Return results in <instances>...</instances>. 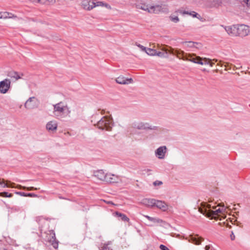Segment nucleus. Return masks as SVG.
<instances>
[{
    "instance_id": "nucleus-39",
    "label": "nucleus",
    "mask_w": 250,
    "mask_h": 250,
    "mask_svg": "<svg viewBox=\"0 0 250 250\" xmlns=\"http://www.w3.org/2000/svg\"><path fill=\"white\" fill-rule=\"evenodd\" d=\"M7 194L8 192H0V196L7 197Z\"/></svg>"
},
{
    "instance_id": "nucleus-15",
    "label": "nucleus",
    "mask_w": 250,
    "mask_h": 250,
    "mask_svg": "<svg viewBox=\"0 0 250 250\" xmlns=\"http://www.w3.org/2000/svg\"><path fill=\"white\" fill-rule=\"evenodd\" d=\"M197 235H190L189 236V239L188 241L195 245H199L201 244V242L204 240V239L201 237H197Z\"/></svg>"
},
{
    "instance_id": "nucleus-18",
    "label": "nucleus",
    "mask_w": 250,
    "mask_h": 250,
    "mask_svg": "<svg viewBox=\"0 0 250 250\" xmlns=\"http://www.w3.org/2000/svg\"><path fill=\"white\" fill-rule=\"evenodd\" d=\"M58 127V124L55 121H51L48 122L46 125V129L49 131L56 130Z\"/></svg>"
},
{
    "instance_id": "nucleus-51",
    "label": "nucleus",
    "mask_w": 250,
    "mask_h": 250,
    "mask_svg": "<svg viewBox=\"0 0 250 250\" xmlns=\"http://www.w3.org/2000/svg\"><path fill=\"white\" fill-rule=\"evenodd\" d=\"M234 67H236V69H238V67H236L235 66H234Z\"/></svg>"
},
{
    "instance_id": "nucleus-48",
    "label": "nucleus",
    "mask_w": 250,
    "mask_h": 250,
    "mask_svg": "<svg viewBox=\"0 0 250 250\" xmlns=\"http://www.w3.org/2000/svg\"><path fill=\"white\" fill-rule=\"evenodd\" d=\"M216 207H212V208H213V209H216Z\"/></svg>"
},
{
    "instance_id": "nucleus-47",
    "label": "nucleus",
    "mask_w": 250,
    "mask_h": 250,
    "mask_svg": "<svg viewBox=\"0 0 250 250\" xmlns=\"http://www.w3.org/2000/svg\"><path fill=\"white\" fill-rule=\"evenodd\" d=\"M13 196V194L11 193H8L7 194V197H12Z\"/></svg>"
},
{
    "instance_id": "nucleus-34",
    "label": "nucleus",
    "mask_w": 250,
    "mask_h": 250,
    "mask_svg": "<svg viewBox=\"0 0 250 250\" xmlns=\"http://www.w3.org/2000/svg\"><path fill=\"white\" fill-rule=\"evenodd\" d=\"M52 245L53 246V247L55 248V249H57L58 247V242L56 241V240L55 239L52 243Z\"/></svg>"
},
{
    "instance_id": "nucleus-17",
    "label": "nucleus",
    "mask_w": 250,
    "mask_h": 250,
    "mask_svg": "<svg viewBox=\"0 0 250 250\" xmlns=\"http://www.w3.org/2000/svg\"><path fill=\"white\" fill-rule=\"evenodd\" d=\"M182 44L189 48L195 47L196 48H200L202 47L201 43L197 42H182Z\"/></svg>"
},
{
    "instance_id": "nucleus-27",
    "label": "nucleus",
    "mask_w": 250,
    "mask_h": 250,
    "mask_svg": "<svg viewBox=\"0 0 250 250\" xmlns=\"http://www.w3.org/2000/svg\"><path fill=\"white\" fill-rule=\"evenodd\" d=\"M4 182H5V181L4 179H2V182H1V179H0V185H1L2 188H5V187L13 188L14 187L13 185H15L14 183H11L10 182H9V183H7L5 184V183H4Z\"/></svg>"
},
{
    "instance_id": "nucleus-49",
    "label": "nucleus",
    "mask_w": 250,
    "mask_h": 250,
    "mask_svg": "<svg viewBox=\"0 0 250 250\" xmlns=\"http://www.w3.org/2000/svg\"><path fill=\"white\" fill-rule=\"evenodd\" d=\"M221 63V61H220V62H219V63L218 64H219V65L220 64V65H221L222 66V64Z\"/></svg>"
},
{
    "instance_id": "nucleus-4",
    "label": "nucleus",
    "mask_w": 250,
    "mask_h": 250,
    "mask_svg": "<svg viewBox=\"0 0 250 250\" xmlns=\"http://www.w3.org/2000/svg\"><path fill=\"white\" fill-rule=\"evenodd\" d=\"M178 51H179V57L178 58L180 59L190 61L195 63H198V62H200L201 61V57L199 56H196L194 54H186L182 50H178Z\"/></svg>"
},
{
    "instance_id": "nucleus-43",
    "label": "nucleus",
    "mask_w": 250,
    "mask_h": 250,
    "mask_svg": "<svg viewBox=\"0 0 250 250\" xmlns=\"http://www.w3.org/2000/svg\"><path fill=\"white\" fill-rule=\"evenodd\" d=\"M102 249V250H107V244H104Z\"/></svg>"
},
{
    "instance_id": "nucleus-37",
    "label": "nucleus",
    "mask_w": 250,
    "mask_h": 250,
    "mask_svg": "<svg viewBox=\"0 0 250 250\" xmlns=\"http://www.w3.org/2000/svg\"><path fill=\"white\" fill-rule=\"evenodd\" d=\"M160 249L161 250H169V249L166 246H165L164 245H160Z\"/></svg>"
},
{
    "instance_id": "nucleus-41",
    "label": "nucleus",
    "mask_w": 250,
    "mask_h": 250,
    "mask_svg": "<svg viewBox=\"0 0 250 250\" xmlns=\"http://www.w3.org/2000/svg\"><path fill=\"white\" fill-rule=\"evenodd\" d=\"M17 188L19 189H25V188H26V187H23L21 185H18L17 186Z\"/></svg>"
},
{
    "instance_id": "nucleus-30",
    "label": "nucleus",
    "mask_w": 250,
    "mask_h": 250,
    "mask_svg": "<svg viewBox=\"0 0 250 250\" xmlns=\"http://www.w3.org/2000/svg\"><path fill=\"white\" fill-rule=\"evenodd\" d=\"M170 19L171 21H172L173 22H175V23H176L179 21V19L177 16H175L174 17L170 16Z\"/></svg>"
},
{
    "instance_id": "nucleus-25",
    "label": "nucleus",
    "mask_w": 250,
    "mask_h": 250,
    "mask_svg": "<svg viewBox=\"0 0 250 250\" xmlns=\"http://www.w3.org/2000/svg\"><path fill=\"white\" fill-rule=\"evenodd\" d=\"M116 216L118 217H120L121 220L123 221L129 222V219L127 217L126 215L125 214L122 213L121 212L116 211L115 212Z\"/></svg>"
},
{
    "instance_id": "nucleus-38",
    "label": "nucleus",
    "mask_w": 250,
    "mask_h": 250,
    "mask_svg": "<svg viewBox=\"0 0 250 250\" xmlns=\"http://www.w3.org/2000/svg\"><path fill=\"white\" fill-rule=\"evenodd\" d=\"M26 196L31 197H37V195L34 193H27Z\"/></svg>"
},
{
    "instance_id": "nucleus-52",
    "label": "nucleus",
    "mask_w": 250,
    "mask_h": 250,
    "mask_svg": "<svg viewBox=\"0 0 250 250\" xmlns=\"http://www.w3.org/2000/svg\"><path fill=\"white\" fill-rule=\"evenodd\" d=\"M108 203H112L111 202H108Z\"/></svg>"
},
{
    "instance_id": "nucleus-22",
    "label": "nucleus",
    "mask_w": 250,
    "mask_h": 250,
    "mask_svg": "<svg viewBox=\"0 0 250 250\" xmlns=\"http://www.w3.org/2000/svg\"><path fill=\"white\" fill-rule=\"evenodd\" d=\"M154 206H156L163 210H166L167 208V204L164 202L158 200H156Z\"/></svg>"
},
{
    "instance_id": "nucleus-33",
    "label": "nucleus",
    "mask_w": 250,
    "mask_h": 250,
    "mask_svg": "<svg viewBox=\"0 0 250 250\" xmlns=\"http://www.w3.org/2000/svg\"><path fill=\"white\" fill-rule=\"evenodd\" d=\"M163 184V182L162 181H158V180H157V181H154L153 183V185L154 186H161Z\"/></svg>"
},
{
    "instance_id": "nucleus-13",
    "label": "nucleus",
    "mask_w": 250,
    "mask_h": 250,
    "mask_svg": "<svg viewBox=\"0 0 250 250\" xmlns=\"http://www.w3.org/2000/svg\"><path fill=\"white\" fill-rule=\"evenodd\" d=\"M94 175L100 180L105 182L107 173H105L103 170H99L95 171Z\"/></svg>"
},
{
    "instance_id": "nucleus-40",
    "label": "nucleus",
    "mask_w": 250,
    "mask_h": 250,
    "mask_svg": "<svg viewBox=\"0 0 250 250\" xmlns=\"http://www.w3.org/2000/svg\"><path fill=\"white\" fill-rule=\"evenodd\" d=\"M16 193L17 194L20 195L21 196H25V197H26V195H27V193H25L24 192H16Z\"/></svg>"
},
{
    "instance_id": "nucleus-46",
    "label": "nucleus",
    "mask_w": 250,
    "mask_h": 250,
    "mask_svg": "<svg viewBox=\"0 0 250 250\" xmlns=\"http://www.w3.org/2000/svg\"><path fill=\"white\" fill-rule=\"evenodd\" d=\"M226 64L225 65V67H226L225 70H227V68H228L229 63L228 62H226Z\"/></svg>"
},
{
    "instance_id": "nucleus-20",
    "label": "nucleus",
    "mask_w": 250,
    "mask_h": 250,
    "mask_svg": "<svg viewBox=\"0 0 250 250\" xmlns=\"http://www.w3.org/2000/svg\"><path fill=\"white\" fill-rule=\"evenodd\" d=\"M7 76L11 78L15 79V80H18L21 78V76H23V74H20L16 71H10L8 72Z\"/></svg>"
},
{
    "instance_id": "nucleus-10",
    "label": "nucleus",
    "mask_w": 250,
    "mask_h": 250,
    "mask_svg": "<svg viewBox=\"0 0 250 250\" xmlns=\"http://www.w3.org/2000/svg\"><path fill=\"white\" fill-rule=\"evenodd\" d=\"M37 100L34 97L29 98L25 102L24 107L28 109H33L36 107Z\"/></svg>"
},
{
    "instance_id": "nucleus-26",
    "label": "nucleus",
    "mask_w": 250,
    "mask_h": 250,
    "mask_svg": "<svg viewBox=\"0 0 250 250\" xmlns=\"http://www.w3.org/2000/svg\"><path fill=\"white\" fill-rule=\"evenodd\" d=\"M198 64H200L201 65H207V64H209V65L212 67L213 66V63L211 62H210V60L208 59H207V58H201V61L200 62H198Z\"/></svg>"
},
{
    "instance_id": "nucleus-8",
    "label": "nucleus",
    "mask_w": 250,
    "mask_h": 250,
    "mask_svg": "<svg viewBox=\"0 0 250 250\" xmlns=\"http://www.w3.org/2000/svg\"><path fill=\"white\" fill-rule=\"evenodd\" d=\"M10 85L11 81L8 79L0 82V92L2 94L6 93L10 88Z\"/></svg>"
},
{
    "instance_id": "nucleus-1",
    "label": "nucleus",
    "mask_w": 250,
    "mask_h": 250,
    "mask_svg": "<svg viewBox=\"0 0 250 250\" xmlns=\"http://www.w3.org/2000/svg\"><path fill=\"white\" fill-rule=\"evenodd\" d=\"M70 107L62 101L53 105V114L59 119L70 117Z\"/></svg>"
},
{
    "instance_id": "nucleus-31",
    "label": "nucleus",
    "mask_w": 250,
    "mask_h": 250,
    "mask_svg": "<svg viewBox=\"0 0 250 250\" xmlns=\"http://www.w3.org/2000/svg\"><path fill=\"white\" fill-rule=\"evenodd\" d=\"M135 45L137 46L138 47H139L143 51L145 52L146 50V47L143 46L142 45L139 43H138L137 42L135 43Z\"/></svg>"
},
{
    "instance_id": "nucleus-19",
    "label": "nucleus",
    "mask_w": 250,
    "mask_h": 250,
    "mask_svg": "<svg viewBox=\"0 0 250 250\" xmlns=\"http://www.w3.org/2000/svg\"><path fill=\"white\" fill-rule=\"evenodd\" d=\"M224 28L228 34L231 36H236V25L225 26Z\"/></svg>"
},
{
    "instance_id": "nucleus-6",
    "label": "nucleus",
    "mask_w": 250,
    "mask_h": 250,
    "mask_svg": "<svg viewBox=\"0 0 250 250\" xmlns=\"http://www.w3.org/2000/svg\"><path fill=\"white\" fill-rule=\"evenodd\" d=\"M250 32L249 27L245 24L236 25V36L245 37Z\"/></svg>"
},
{
    "instance_id": "nucleus-53",
    "label": "nucleus",
    "mask_w": 250,
    "mask_h": 250,
    "mask_svg": "<svg viewBox=\"0 0 250 250\" xmlns=\"http://www.w3.org/2000/svg\"><path fill=\"white\" fill-rule=\"evenodd\" d=\"M3 250H6V249H4Z\"/></svg>"
},
{
    "instance_id": "nucleus-11",
    "label": "nucleus",
    "mask_w": 250,
    "mask_h": 250,
    "mask_svg": "<svg viewBox=\"0 0 250 250\" xmlns=\"http://www.w3.org/2000/svg\"><path fill=\"white\" fill-rule=\"evenodd\" d=\"M167 149V148L166 146H162L158 147L155 150V155L160 159H164L165 157Z\"/></svg>"
},
{
    "instance_id": "nucleus-50",
    "label": "nucleus",
    "mask_w": 250,
    "mask_h": 250,
    "mask_svg": "<svg viewBox=\"0 0 250 250\" xmlns=\"http://www.w3.org/2000/svg\"><path fill=\"white\" fill-rule=\"evenodd\" d=\"M230 68H231L230 67L228 66V69H230Z\"/></svg>"
},
{
    "instance_id": "nucleus-16",
    "label": "nucleus",
    "mask_w": 250,
    "mask_h": 250,
    "mask_svg": "<svg viewBox=\"0 0 250 250\" xmlns=\"http://www.w3.org/2000/svg\"><path fill=\"white\" fill-rule=\"evenodd\" d=\"M162 10V7L159 5L149 6L148 13L151 14H158Z\"/></svg>"
},
{
    "instance_id": "nucleus-3",
    "label": "nucleus",
    "mask_w": 250,
    "mask_h": 250,
    "mask_svg": "<svg viewBox=\"0 0 250 250\" xmlns=\"http://www.w3.org/2000/svg\"><path fill=\"white\" fill-rule=\"evenodd\" d=\"M113 125V123L112 119L104 116L97 123V126L100 129H105L107 131H111Z\"/></svg>"
},
{
    "instance_id": "nucleus-44",
    "label": "nucleus",
    "mask_w": 250,
    "mask_h": 250,
    "mask_svg": "<svg viewBox=\"0 0 250 250\" xmlns=\"http://www.w3.org/2000/svg\"><path fill=\"white\" fill-rule=\"evenodd\" d=\"M244 3H245L247 6H250V3H249V0H243Z\"/></svg>"
},
{
    "instance_id": "nucleus-21",
    "label": "nucleus",
    "mask_w": 250,
    "mask_h": 250,
    "mask_svg": "<svg viewBox=\"0 0 250 250\" xmlns=\"http://www.w3.org/2000/svg\"><path fill=\"white\" fill-rule=\"evenodd\" d=\"M0 14L1 15H0V19H6L16 18V16L14 14L7 12H0Z\"/></svg>"
},
{
    "instance_id": "nucleus-12",
    "label": "nucleus",
    "mask_w": 250,
    "mask_h": 250,
    "mask_svg": "<svg viewBox=\"0 0 250 250\" xmlns=\"http://www.w3.org/2000/svg\"><path fill=\"white\" fill-rule=\"evenodd\" d=\"M116 82L119 84H127L132 83L133 82V80L132 78H125L123 76H120L116 78Z\"/></svg>"
},
{
    "instance_id": "nucleus-5",
    "label": "nucleus",
    "mask_w": 250,
    "mask_h": 250,
    "mask_svg": "<svg viewBox=\"0 0 250 250\" xmlns=\"http://www.w3.org/2000/svg\"><path fill=\"white\" fill-rule=\"evenodd\" d=\"M161 50L164 51V52H157L156 51V53L155 56H158L159 57H162V58H167L168 55L167 54L170 53L173 55H176L177 57H179V51L178 50H174L173 48H172L171 47H169L168 48H167L166 46H164L162 48H161Z\"/></svg>"
},
{
    "instance_id": "nucleus-7",
    "label": "nucleus",
    "mask_w": 250,
    "mask_h": 250,
    "mask_svg": "<svg viewBox=\"0 0 250 250\" xmlns=\"http://www.w3.org/2000/svg\"><path fill=\"white\" fill-rule=\"evenodd\" d=\"M132 127L135 129L144 130H155L157 128V127L156 126L149 125L148 123L143 122L134 123L132 124Z\"/></svg>"
},
{
    "instance_id": "nucleus-24",
    "label": "nucleus",
    "mask_w": 250,
    "mask_h": 250,
    "mask_svg": "<svg viewBox=\"0 0 250 250\" xmlns=\"http://www.w3.org/2000/svg\"><path fill=\"white\" fill-rule=\"evenodd\" d=\"M149 5L141 3L136 4V8L143 10L144 11H147V12L149 9Z\"/></svg>"
},
{
    "instance_id": "nucleus-28",
    "label": "nucleus",
    "mask_w": 250,
    "mask_h": 250,
    "mask_svg": "<svg viewBox=\"0 0 250 250\" xmlns=\"http://www.w3.org/2000/svg\"><path fill=\"white\" fill-rule=\"evenodd\" d=\"M145 217L148 220L153 222L154 223H159L162 222V220L156 218H153L150 216H149L148 215H145Z\"/></svg>"
},
{
    "instance_id": "nucleus-32",
    "label": "nucleus",
    "mask_w": 250,
    "mask_h": 250,
    "mask_svg": "<svg viewBox=\"0 0 250 250\" xmlns=\"http://www.w3.org/2000/svg\"><path fill=\"white\" fill-rule=\"evenodd\" d=\"M95 3H96V6H102V5H104V4L103 2H101V1H98ZM105 6L106 7H110V6L108 4H106V3L105 4Z\"/></svg>"
},
{
    "instance_id": "nucleus-29",
    "label": "nucleus",
    "mask_w": 250,
    "mask_h": 250,
    "mask_svg": "<svg viewBox=\"0 0 250 250\" xmlns=\"http://www.w3.org/2000/svg\"><path fill=\"white\" fill-rule=\"evenodd\" d=\"M145 52H146V53L148 55L155 56L156 53V50L154 49L146 48V50Z\"/></svg>"
},
{
    "instance_id": "nucleus-9",
    "label": "nucleus",
    "mask_w": 250,
    "mask_h": 250,
    "mask_svg": "<svg viewBox=\"0 0 250 250\" xmlns=\"http://www.w3.org/2000/svg\"><path fill=\"white\" fill-rule=\"evenodd\" d=\"M121 178L118 175L111 173H107L105 182L108 183H117L121 181Z\"/></svg>"
},
{
    "instance_id": "nucleus-45",
    "label": "nucleus",
    "mask_w": 250,
    "mask_h": 250,
    "mask_svg": "<svg viewBox=\"0 0 250 250\" xmlns=\"http://www.w3.org/2000/svg\"><path fill=\"white\" fill-rule=\"evenodd\" d=\"M205 250H210V247L209 245H207L205 248Z\"/></svg>"
},
{
    "instance_id": "nucleus-14",
    "label": "nucleus",
    "mask_w": 250,
    "mask_h": 250,
    "mask_svg": "<svg viewBox=\"0 0 250 250\" xmlns=\"http://www.w3.org/2000/svg\"><path fill=\"white\" fill-rule=\"evenodd\" d=\"M82 6L84 9L90 10L96 7V3L93 1L84 0L82 2Z\"/></svg>"
},
{
    "instance_id": "nucleus-42",
    "label": "nucleus",
    "mask_w": 250,
    "mask_h": 250,
    "mask_svg": "<svg viewBox=\"0 0 250 250\" xmlns=\"http://www.w3.org/2000/svg\"><path fill=\"white\" fill-rule=\"evenodd\" d=\"M230 238H231V240H233L235 239V236H234V233H233V232L232 231L231 232V234L230 235Z\"/></svg>"
},
{
    "instance_id": "nucleus-2",
    "label": "nucleus",
    "mask_w": 250,
    "mask_h": 250,
    "mask_svg": "<svg viewBox=\"0 0 250 250\" xmlns=\"http://www.w3.org/2000/svg\"><path fill=\"white\" fill-rule=\"evenodd\" d=\"M211 206L207 203L203 202L201 204V207L199 208V211L208 217H211L212 218H216V216L219 213H223L226 209L224 208V206L222 208H219L218 209L213 210L210 209Z\"/></svg>"
},
{
    "instance_id": "nucleus-23",
    "label": "nucleus",
    "mask_w": 250,
    "mask_h": 250,
    "mask_svg": "<svg viewBox=\"0 0 250 250\" xmlns=\"http://www.w3.org/2000/svg\"><path fill=\"white\" fill-rule=\"evenodd\" d=\"M156 203V200L153 199H145L143 201V203L149 207L154 206Z\"/></svg>"
},
{
    "instance_id": "nucleus-35",
    "label": "nucleus",
    "mask_w": 250,
    "mask_h": 250,
    "mask_svg": "<svg viewBox=\"0 0 250 250\" xmlns=\"http://www.w3.org/2000/svg\"><path fill=\"white\" fill-rule=\"evenodd\" d=\"M184 13H186V14H189L190 15L194 17H196V16L198 15V14L197 13H196L195 12H194V11H192L191 13H188V12H185Z\"/></svg>"
},
{
    "instance_id": "nucleus-36",
    "label": "nucleus",
    "mask_w": 250,
    "mask_h": 250,
    "mask_svg": "<svg viewBox=\"0 0 250 250\" xmlns=\"http://www.w3.org/2000/svg\"><path fill=\"white\" fill-rule=\"evenodd\" d=\"M39 189H40V188H34L33 187H26V188H25V189H26L27 190H28V191H31V190H37Z\"/></svg>"
}]
</instances>
